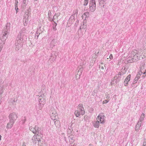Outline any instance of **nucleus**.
<instances>
[{"label": "nucleus", "instance_id": "obj_1", "mask_svg": "<svg viewBox=\"0 0 146 146\" xmlns=\"http://www.w3.org/2000/svg\"><path fill=\"white\" fill-rule=\"evenodd\" d=\"M85 113V111L83 105L82 104H80L78 106L77 110L75 111L74 114L76 117H78L80 115H83Z\"/></svg>", "mask_w": 146, "mask_h": 146}, {"label": "nucleus", "instance_id": "obj_2", "mask_svg": "<svg viewBox=\"0 0 146 146\" xmlns=\"http://www.w3.org/2000/svg\"><path fill=\"white\" fill-rule=\"evenodd\" d=\"M105 117L103 113H100L97 116L96 120L100 123H103L105 121Z\"/></svg>", "mask_w": 146, "mask_h": 146}, {"label": "nucleus", "instance_id": "obj_3", "mask_svg": "<svg viewBox=\"0 0 146 146\" xmlns=\"http://www.w3.org/2000/svg\"><path fill=\"white\" fill-rule=\"evenodd\" d=\"M42 137V135L41 134L35 135L32 138V142L34 143H36V141L40 140V138H41Z\"/></svg>", "mask_w": 146, "mask_h": 146}, {"label": "nucleus", "instance_id": "obj_4", "mask_svg": "<svg viewBox=\"0 0 146 146\" xmlns=\"http://www.w3.org/2000/svg\"><path fill=\"white\" fill-rule=\"evenodd\" d=\"M46 96L44 94L40 95L39 98L40 103L42 105L46 103Z\"/></svg>", "mask_w": 146, "mask_h": 146}, {"label": "nucleus", "instance_id": "obj_5", "mask_svg": "<svg viewBox=\"0 0 146 146\" xmlns=\"http://www.w3.org/2000/svg\"><path fill=\"white\" fill-rule=\"evenodd\" d=\"M17 114L15 113H11L9 116V120L13 121L14 122L17 119Z\"/></svg>", "mask_w": 146, "mask_h": 146}, {"label": "nucleus", "instance_id": "obj_6", "mask_svg": "<svg viewBox=\"0 0 146 146\" xmlns=\"http://www.w3.org/2000/svg\"><path fill=\"white\" fill-rule=\"evenodd\" d=\"M51 118L53 120H55L56 119L57 114L56 113L55 110L52 109L51 111Z\"/></svg>", "mask_w": 146, "mask_h": 146}, {"label": "nucleus", "instance_id": "obj_7", "mask_svg": "<svg viewBox=\"0 0 146 146\" xmlns=\"http://www.w3.org/2000/svg\"><path fill=\"white\" fill-rule=\"evenodd\" d=\"M131 75L129 74L126 78L125 80L124 83L125 86H127L128 85V82L131 79Z\"/></svg>", "mask_w": 146, "mask_h": 146}, {"label": "nucleus", "instance_id": "obj_8", "mask_svg": "<svg viewBox=\"0 0 146 146\" xmlns=\"http://www.w3.org/2000/svg\"><path fill=\"white\" fill-rule=\"evenodd\" d=\"M138 51L136 50H133L131 53V55L132 56H133V58H136L137 60H138L139 58H138V56L137 55H136L138 54Z\"/></svg>", "mask_w": 146, "mask_h": 146}, {"label": "nucleus", "instance_id": "obj_9", "mask_svg": "<svg viewBox=\"0 0 146 146\" xmlns=\"http://www.w3.org/2000/svg\"><path fill=\"white\" fill-rule=\"evenodd\" d=\"M90 11L92 12L94 11L96 9L95 3H90Z\"/></svg>", "mask_w": 146, "mask_h": 146}, {"label": "nucleus", "instance_id": "obj_10", "mask_svg": "<svg viewBox=\"0 0 146 146\" xmlns=\"http://www.w3.org/2000/svg\"><path fill=\"white\" fill-rule=\"evenodd\" d=\"M33 127H29L30 130L33 133H36L38 130V127L37 126H35V129H33Z\"/></svg>", "mask_w": 146, "mask_h": 146}, {"label": "nucleus", "instance_id": "obj_11", "mask_svg": "<svg viewBox=\"0 0 146 146\" xmlns=\"http://www.w3.org/2000/svg\"><path fill=\"white\" fill-rule=\"evenodd\" d=\"M141 75V73L140 72H138L134 80V82L136 83H137V80H139L140 77Z\"/></svg>", "mask_w": 146, "mask_h": 146}, {"label": "nucleus", "instance_id": "obj_12", "mask_svg": "<svg viewBox=\"0 0 146 146\" xmlns=\"http://www.w3.org/2000/svg\"><path fill=\"white\" fill-rule=\"evenodd\" d=\"M14 122L13 121L9 120V122L7 124V128H11L12 127Z\"/></svg>", "mask_w": 146, "mask_h": 146}, {"label": "nucleus", "instance_id": "obj_13", "mask_svg": "<svg viewBox=\"0 0 146 146\" xmlns=\"http://www.w3.org/2000/svg\"><path fill=\"white\" fill-rule=\"evenodd\" d=\"M100 123L97 120L94 123L93 126L95 128H98L100 126Z\"/></svg>", "mask_w": 146, "mask_h": 146}, {"label": "nucleus", "instance_id": "obj_14", "mask_svg": "<svg viewBox=\"0 0 146 146\" xmlns=\"http://www.w3.org/2000/svg\"><path fill=\"white\" fill-rule=\"evenodd\" d=\"M81 74V72H80L79 71H78V73L76 76V80H78L80 78Z\"/></svg>", "mask_w": 146, "mask_h": 146}, {"label": "nucleus", "instance_id": "obj_15", "mask_svg": "<svg viewBox=\"0 0 146 146\" xmlns=\"http://www.w3.org/2000/svg\"><path fill=\"white\" fill-rule=\"evenodd\" d=\"M141 126V123L138 122L136 126L135 129L136 131L138 130Z\"/></svg>", "mask_w": 146, "mask_h": 146}, {"label": "nucleus", "instance_id": "obj_16", "mask_svg": "<svg viewBox=\"0 0 146 146\" xmlns=\"http://www.w3.org/2000/svg\"><path fill=\"white\" fill-rule=\"evenodd\" d=\"M137 60L136 58H132L131 59L129 60H128V62L129 63H131L133 62L134 61Z\"/></svg>", "mask_w": 146, "mask_h": 146}, {"label": "nucleus", "instance_id": "obj_17", "mask_svg": "<svg viewBox=\"0 0 146 146\" xmlns=\"http://www.w3.org/2000/svg\"><path fill=\"white\" fill-rule=\"evenodd\" d=\"M55 125L57 127H59L60 126V122L59 121L56 120L55 121Z\"/></svg>", "mask_w": 146, "mask_h": 146}, {"label": "nucleus", "instance_id": "obj_18", "mask_svg": "<svg viewBox=\"0 0 146 146\" xmlns=\"http://www.w3.org/2000/svg\"><path fill=\"white\" fill-rule=\"evenodd\" d=\"M145 115L144 113H142L141 116L140 118V120L141 121H143L145 117Z\"/></svg>", "mask_w": 146, "mask_h": 146}, {"label": "nucleus", "instance_id": "obj_19", "mask_svg": "<svg viewBox=\"0 0 146 146\" xmlns=\"http://www.w3.org/2000/svg\"><path fill=\"white\" fill-rule=\"evenodd\" d=\"M89 0H84L83 3V5L84 6H86L88 3Z\"/></svg>", "mask_w": 146, "mask_h": 146}, {"label": "nucleus", "instance_id": "obj_20", "mask_svg": "<svg viewBox=\"0 0 146 146\" xmlns=\"http://www.w3.org/2000/svg\"><path fill=\"white\" fill-rule=\"evenodd\" d=\"M108 102H109V100H104L103 101V104H106V103H107Z\"/></svg>", "mask_w": 146, "mask_h": 146}, {"label": "nucleus", "instance_id": "obj_21", "mask_svg": "<svg viewBox=\"0 0 146 146\" xmlns=\"http://www.w3.org/2000/svg\"><path fill=\"white\" fill-rule=\"evenodd\" d=\"M55 15L57 17H58L60 15V13H56Z\"/></svg>", "mask_w": 146, "mask_h": 146}, {"label": "nucleus", "instance_id": "obj_22", "mask_svg": "<svg viewBox=\"0 0 146 146\" xmlns=\"http://www.w3.org/2000/svg\"><path fill=\"white\" fill-rule=\"evenodd\" d=\"M109 58L110 59H113V56L112 54H110L109 56Z\"/></svg>", "mask_w": 146, "mask_h": 146}, {"label": "nucleus", "instance_id": "obj_23", "mask_svg": "<svg viewBox=\"0 0 146 146\" xmlns=\"http://www.w3.org/2000/svg\"><path fill=\"white\" fill-rule=\"evenodd\" d=\"M84 15H85L88 16L89 15V13L88 12H86L84 13Z\"/></svg>", "mask_w": 146, "mask_h": 146}, {"label": "nucleus", "instance_id": "obj_24", "mask_svg": "<svg viewBox=\"0 0 146 146\" xmlns=\"http://www.w3.org/2000/svg\"><path fill=\"white\" fill-rule=\"evenodd\" d=\"M15 5H18V0H15Z\"/></svg>", "mask_w": 146, "mask_h": 146}, {"label": "nucleus", "instance_id": "obj_25", "mask_svg": "<svg viewBox=\"0 0 146 146\" xmlns=\"http://www.w3.org/2000/svg\"><path fill=\"white\" fill-rule=\"evenodd\" d=\"M7 32L5 31L4 33V34L3 35V36H5L6 35H7Z\"/></svg>", "mask_w": 146, "mask_h": 146}, {"label": "nucleus", "instance_id": "obj_26", "mask_svg": "<svg viewBox=\"0 0 146 146\" xmlns=\"http://www.w3.org/2000/svg\"><path fill=\"white\" fill-rule=\"evenodd\" d=\"M18 9V8L17 7V5H15V9L17 11V10Z\"/></svg>", "mask_w": 146, "mask_h": 146}, {"label": "nucleus", "instance_id": "obj_27", "mask_svg": "<svg viewBox=\"0 0 146 146\" xmlns=\"http://www.w3.org/2000/svg\"><path fill=\"white\" fill-rule=\"evenodd\" d=\"M57 18V17L55 15L53 17V21H54V20L55 19H56Z\"/></svg>", "mask_w": 146, "mask_h": 146}, {"label": "nucleus", "instance_id": "obj_28", "mask_svg": "<svg viewBox=\"0 0 146 146\" xmlns=\"http://www.w3.org/2000/svg\"><path fill=\"white\" fill-rule=\"evenodd\" d=\"M26 0H23V3L24 4H26Z\"/></svg>", "mask_w": 146, "mask_h": 146}, {"label": "nucleus", "instance_id": "obj_29", "mask_svg": "<svg viewBox=\"0 0 146 146\" xmlns=\"http://www.w3.org/2000/svg\"><path fill=\"white\" fill-rule=\"evenodd\" d=\"M90 3H95V2L94 0H91Z\"/></svg>", "mask_w": 146, "mask_h": 146}, {"label": "nucleus", "instance_id": "obj_30", "mask_svg": "<svg viewBox=\"0 0 146 146\" xmlns=\"http://www.w3.org/2000/svg\"><path fill=\"white\" fill-rule=\"evenodd\" d=\"M101 68L102 70H103L104 69V68L103 66H102L101 67Z\"/></svg>", "mask_w": 146, "mask_h": 146}, {"label": "nucleus", "instance_id": "obj_31", "mask_svg": "<svg viewBox=\"0 0 146 146\" xmlns=\"http://www.w3.org/2000/svg\"><path fill=\"white\" fill-rule=\"evenodd\" d=\"M146 73V69L145 70V71L143 73V74H145ZM145 76H146V75H145Z\"/></svg>", "mask_w": 146, "mask_h": 146}, {"label": "nucleus", "instance_id": "obj_32", "mask_svg": "<svg viewBox=\"0 0 146 146\" xmlns=\"http://www.w3.org/2000/svg\"><path fill=\"white\" fill-rule=\"evenodd\" d=\"M1 135H0V141L1 140Z\"/></svg>", "mask_w": 146, "mask_h": 146}, {"label": "nucleus", "instance_id": "obj_33", "mask_svg": "<svg viewBox=\"0 0 146 146\" xmlns=\"http://www.w3.org/2000/svg\"><path fill=\"white\" fill-rule=\"evenodd\" d=\"M146 51V49H144L143 50V52H145Z\"/></svg>", "mask_w": 146, "mask_h": 146}, {"label": "nucleus", "instance_id": "obj_34", "mask_svg": "<svg viewBox=\"0 0 146 146\" xmlns=\"http://www.w3.org/2000/svg\"><path fill=\"white\" fill-rule=\"evenodd\" d=\"M93 59H94V62H95V59H94V58H93Z\"/></svg>", "mask_w": 146, "mask_h": 146}, {"label": "nucleus", "instance_id": "obj_35", "mask_svg": "<svg viewBox=\"0 0 146 146\" xmlns=\"http://www.w3.org/2000/svg\"><path fill=\"white\" fill-rule=\"evenodd\" d=\"M143 144H145V145H146V143H143Z\"/></svg>", "mask_w": 146, "mask_h": 146}]
</instances>
